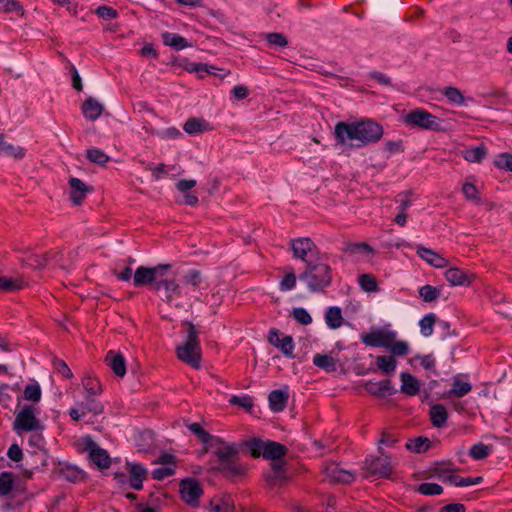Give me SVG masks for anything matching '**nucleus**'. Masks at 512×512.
<instances>
[{"label":"nucleus","mask_w":512,"mask_h":512,"mask_svg":"<svg viewBox=\"0 0 512 512\" xmlns=\"http://www.w3.org/2000/svg\"><path fill=\"white\" fill-rule=\"evenodd\" d=\"M104 105L94 97H88L81 106L83 116L89 121H96L104 111Z\"/></svg>","instance_id":"nucleus-18"},{"label":"nucleus","mask_w":512,"mask_h":512,"mask_svg":"<svg viewBox=\"0 0 512 512\" xmlns=\"http://www.w3.org/2000/svg\"><path fill=\"white\" fill-rule=\"evenodd\" d=\"M313 364L316 367L323 369L324 371H326L328 373L334 372L337 369V362L330 355L316 354L313 357Z\"/></svg>","instance_id":"nucleus-28"},{"label":"nucleus","mask_w":512,"mask_h":512,"mask_svg":"<svg viewBox=\"0 0 512 512\" xmlns=\"http://www.w3.org/2000/svg\"><path fill=\"white\" fill-rule=\"evenodd\" d=\"M401 382V391L408 396H414L420 391L419 381L410 373H402Z\"/></svg>","instance_id":"nucleus-23"},{"label":"nucleus","mask_w":512,"mask_h":512,"mask_svg":"<svg viewBox=\"0 0 512 512\" xmlns=\"http://www.w3.org/2000/svg\"><path fill=\"white\" fill-rule=\"evenodd\" d=\"M447 99L455 104L462 105L465 102V98L461 91L456 87H448L444 92Z\"/></svg>","instance_id":"nucleus-50"},{"label":"nucleus","mask_w":512,"mask_h":512,"mask_svg":"<svg viewBox=\"0 0 512 512\" xmlns=\"http://www.w3.org/2000/svg\"><path fill=\"white\" fill-rule=\"evenodd\" d=\"M472 390V385L468 382H463L458 378L454 379L453 387L450 390L449 394L454 395L456 397H463L470 393Z\"/></svg>","instance_id":"nucleus-37"},{"label":"nucleus","mask_w":512,"mask_h":512,"mask_svg":"<svg viewBox=\"0 0 512 512\" xmlns=\"http://www.w3.org/2000/svg\"><path fill=\"white\" fill-rule=\"evenodd\" d=\"M96 14L105 20L114 19L118 15L117 11L109 6H99L96 9Z\"/></svg>","instance_id":"nucleus-62"},{"label":"nucleus","mask_w":512,"mask_h":512,"mask_svg":"<svg viewBox=\"0 0 512 512\" xmlns=\"http://www.w3.org/2000/svg\"><path fill=\"white\" fill-rule=\"evenodd\" d=\"M326 324L332 328L337 329L343 323L342 312L339 307H330L325 315Z\"/></svg>","instance_id":"nucleus-31"},{"label":"nucleus","mask_w":512,"mask_h":512,"mask_svg":"<svg viewBox=\"0 0 512 512\" xmlns=\"http://www.w3.org/2000/svg\"><path fill=\"white\" fill-rule=\"evenodd\" d=\"M184 325L187 326V336L185 342L176 348L177 357L191 367L199 369L202 353L198 333L191 322H185Z\"/></svg>","instance_id":"nucleus-4"},{"label":"nucleus","mask_w":512,"mask_h":512,"mask_svg":"<svg viewBox=\"0 0 512 512\" xmlns=\"http://www.w3.org/2000/svg\"><path fill=\"white\" fill-rule=\"evenodd\" d=\"M445 279L451 286H470L476 275L458 267H450L445 272Z\"/></svg>","instance_id":"nucleus-14"},{"label":"nucleus","mask_w":512,"mask_h":512,"mask_svg":"<svg viewBox=\"0 0 512 512\" xmlns=\"http://www.w3.org/2000/svg\"><path fill=\"white\" fill-rule=\"evenodd\" d=\"M130 473V485L136 490L142 489V483L146 479L147 470L140 464L127 463Z\"/></svg>","instance_id":"nucleus-21"},{"label":"nucleus","mask_w":512,"mask_h":512,"mask_svg":"<svg viewBox=\"0 0 512 512\" xmlns=\"http://www.w3.org/2000/svg\"><path fill=\"white\" fill-rule=\"evenodd\" d=\"M430 418L432 424L437 428H442L446 425L448 419V412L444 405L435 404L430 407Z\"/></svg>","instance_id":"nucleus-24"},{"label":"nucleus","mask_w":512,"mask_h":512,"mask_svg":"<svg viewBox=\"0 0 512 512\" xmlns=\"http://www.w3.org/2000/svg\"><path fill=\"white\" fill-rule=\"evenodd\" d=\"M14 484V475L9 472L0 474V495H7L12 491Z\"/></svg>","instance_id":"nucleus-41"},{"label":"nucleus","mask_w":512,"mask_h":512,"mask_svg":"<svg viewBox=\"0 0 512 512\" xmlns=\"http://www.w3.org/2000/svg\"><path fill=\"white\" fill-rule=\"evenodd\" d=\"M495 165L500 169L512 172V155L509 153L499 154L495 159Z\"/></svg>","instance_id":"nucleus-54"},{"label":"nucleus","mask_w":512,"mask_h":512,"mask_svg":"<svg viewBox=\"0 0 512 512\" xmlns=\"http://www.w3.org/2000/svg\"><path fill=\"white\" fill-rule=\"evenodd\" d=\"M292 314L294 319L302 325H309L312 322V317L304 308H294Z\"/></svg>","instance_id":"nucleus-55"},{"label":"nucleus","mask_w":512,"mask_h":512,"mask_svg":"<svg viewBox=\"0 0 512 512\" xmlns=\"http://www.w3.org/2000/svg\"><path fill=\"white\" fill-rule=\"evenodd\" d=\"M297 283V277L294 273V271L291 269L289 272H287L283 279L281 280L279 284V288L281 291H288L295 288Z\"/></svg>","instance_id":"nucleus-46"},{"label":"nucleus","mask_w":512,"mask_h":512,"mask_svg":"<svg viewBox=\"0 0 512 512\" xmlns=\"http://www.w3.org/2000/svg\"><path fill=\"white\" fill-rule=\"evenodd\" d=\"M366 476L388 477L392 473L391 463L388 457H377L365 463Z\"/></svg>","instance_id":"nucleus-15"},{"label":"nucleus","mask_w":512,"mask_h":512,"mask_svg":"<svg viewBox=\"0 0 512 512\" xmlns=\"http://www.w3.org/2000/svg\"><path fill=\"white\" fill-rule=\"evenodd\" d=\"M430 447V440L428 438L418 437L411 439L406 443V448L416 453H421Z\"/></svg>","instance_id":"nucleus-36"},{"label":"nucleus","mask_w":512,"mask_h":512,"mask_svg":"<svg viewBox=\"0 0 512 512\" xmlns=\"http://www.w3.org/2000/svg\"><path fill=\"white\" fill-rule=\"evenodd\" d=\"M170 268L171 264H158L153 267L139 266L133 275V283L135 286L150 285L151 289L155 291L156 283L166 275Z\"/></svg>","instance_id":"nucleus-5"},{"label":"nucleus","mask_w":512,"mask_h":512,"mask_svg":"<svg viewBox=\"0 0 512 512\" xmlns=\"http://www.w3.org/2000/svg\"><path fill=\"white\" fill-rule=\"evenodd\" d=\"M456 469L451 468L449 466H446L445 464L437 463L435 464L430 470L428 471L429 475L428 477L437 476L442 481L445 482V478H447V475L452 474V472H455Z\"/></svg>","instance_id":"nucleus-39"},{"label":"nucleus","mask_w":512,"mask_h":512,"mask_svg":"<svg viewBox=\"0 0 512 512\" xmlns=\"http://www.w3.org/2000/svg\"><path fill=\"white\" fill-rule=\"evenodd\" d=\"M230 403L234 405L241 406L245 409H251L253 407V401L249 396H233L230 399Z\"/></svg>","instance_id":"nucleus-63"},{"label":"nucleus","mask_w":512,"mask_h":512,"mask_svg":"<svg viewBox=\"0 0 512 512\" xmlns=\"http://www.w3.org/2000/svg\"><path fill=\"white\" fill-rule=\"evenodd\" d=\"M436 322V316L433 313L427 314L420 320V329L423 336L428 337L433 333V326Z\"/></svg>","instance_id":"nucleus-42"},{"label":"nucleus","mask_w":512,"mask_h":512,"mask_svg":"<svg viewBox=\"0 0 512 512\" xmlns=\"http://www.w3.org/2000/svg\"><path fill=\"white\" fill-rule=\"evenodd\" d=\"M389 349L394 356H405L409 352L408 344L404 341H396V339L393 341V344L389 346Z\"/></svg>","instance_id":"nucleus-56"},{"label":"nucleus","mask_w":512,"mask_h":512,"mask_svg":"<svg viewBox=\"0 0 512 512\" xmlns=\"http://www.w3.org/2000/svg\"><path fill=\"white\" fill-rule=\"evenodd\" d=\"M69 185V199L74 206H80L87 195L93 191V188L85 182L76 177H71L68 180Z\"/></svg>","instance_id":"nucleus-10"},{"label":"nucleus","mask_w":512,"mask_h":512,"mask_svg":"<svg viewBox=\"0 0 512 512\" xmlns=\"http://www.w3.org/2000/svg\"><path fill=\"white\" fill-rule=\"evenodd\" d=\"M391 383L388 380L372 384L368 391L373 395H383L386 391L390 390Z\"/></svg>","instance_id":"nucleus-59"},{"label":"nucleus","mask_w":512,"mask_h":512,"mask_svg":"<svg viewBox=\"0 0 512 512\" xmlns=\"http://www.w3.org/2000/svg\"><path fill=\"white\" fill-rule=\"evenodd\" d=\"M61 474L70 482H76L82 478L81 471L73 466H67L61 469Z\"/></svg>","instance_id":"nucleus-57"},{"label":"nucleus","mask_w":512,"mask_h":512,"mask_svg":"<svg viewBox=\"0 0 512 512\" xmlns=\"http://www.w3.org/2000/svg\"><path fill=\"white\" fill-rule=\"evenodd\" d=\"M183 129L188 134H199L208 130V123L203 119L189 118Z\"/></svg>","instance_id":"nucleus-30"},{"label":"nucleus","mask_w":512,"mask_h":512,"mask_svg":"<svg viewBox=\"0 0 512 512\" xmlns=\"http://www.w3.org/2000/svg\"><path fill=\"white\" fill-rule=\"evenodd\" d=\"M416 253L421 259L435 268H445L449 265V261L446 258L424 246H417Z\"/></svg>","instance_id":"nucleus-16"},{"label":"nucleus","mask_w":512,"mask_h":512,"mask_svg":"<svg viewBox=\"0 0 512 512\" xmlns=\"http://www.w3.org/2000/svg\"><path fill=\"white\" fill-rule=\"evenodd\" d=\"M39 411L33 405L24 406L17 414L13 428L17 433L37 431L42 429L40 420L37 418Z\"/></svg>","instance_id":"nucleus-6"},{"label":"nucleus","mask_w":512,"mask_h":512,"mask_svg":"<svg viewBox=\"0 0 512 512\" xmlns=\"http://www.w3.org/2000/svg\"><path fill=\"white\" fill-rule=\"evenodd\" d=\"M269 341L275 347L280 348L286 356L293 357L294 344L291 336L280 338L278 332L272 330L270 331Z\"/></svg>","instance_id":"nucleus-20"},{"label":"nucleus","mask_w":512,"mask_h":512,"mask_svg":"<svg viewBox=\"0 0 512 512\" xmlns=\"http://www.w3.org/2000/svg\"><path fill=\"white\" fill-rule=\"evenodd\" d=\"M0 154L14 159H23L25 157V149L19 145L7 142L6 136L0 133Z\"/></svg>","instance_id":"nucleus-22"},{"label":"nucleus","mask_w":512,"mask_h":512,"mask_svg":"<svg viewBox=\"0 0 512 512\" xmlns=\"http://www.w3.org/2000/svg\"><path fill=\"white\" fill-rule=\"evenodd\" d=\"M163 289L162 301L168 305H172L174 299L181 296V286L175 279L161 278L155 286V291L159 292Z\"/></svg>","instance_id":"nucleus-11"},{"label":"nucleus","mask_w":512,"mask_h":512,"mask_svg":"<svg viewBox=\"0 0 512 512\" xmlns=\"http://www.w3.org/2000/svg\"><path fill=\"white\" fill-rule=\"evenodd\" d=\"M106 365L118 377H124L126 374V361L121 353L109 350L104 359Z\"/></svg>","instance_id":"nucleus-17"},{"label":"nucleus","mask_w":512,"mask_h":512,"mask_svg":"<svg viewBox=\"0 0 512 512\" xmlns=\"http://www.w3.org/2000/svg\"><path fill=\"white\" fill-rule=\"evenodd\" d=\"M24 398L29 401L38 402L41 399V389L38 384H29L24 389Z\"/></svg>","instance_id":"nucleus-48"},{"label":"nucleus","mask_w":512,"mask_h":512,"mask_svg":"<svg viewBox=\"0 0 512 512\" xmlns=\"http://www.w3.org/2000/svg\"><path fill=\"white\" fill-rule=\"evenodd\" d=\"M287 452V448L277 442H266L264 449V458L279 460L281 459Z\"/></svg>","instance_id":"nucleus-27"},{"label":"nucleus","mask_w":512,"mask_h":512,"mask_svg":"<svg viewBox=\"0 0 512 512\" xmlns=\"http://www.w3.org/2000/svg\"><path fill=\"white\" fill-rule=\"evenodd\" d=\"M396 338V333L385 329H376L368 334L362 335L363 343L373 347L389 348Z\"/></svg>","instance_id":"nucleus-9"},{"label":"nucleus","mask_w":512,"mask_h":512,"mask_svg":"<svg viewBox=\"0 0 512 512\" xmlns=\"http://www.w3.org/2000/svg\"><path fill=\"white\" fill-rule=\"evenodd\" d=\"M83 385L90 397H92L93 395H97L101 392L100 383L97 380L92 379L90 377L86 378L83 381Z\"/></svg>","instance_id":"nucleus-58"},{"label":"nucleus","mask_w":512,"mask_h":512,"mask_svg":"<svg viewBox=\"0 0 512 512\" xmlns=\"http://www.w3.org/2000/svg\"><path fill=\"white\" fill-rule=\"evenodd\" d=\"M325 475L330 482L348 484L354 480V475L350 471L343 470L337 464H330L325 469Z\"/></svg>","instance_id":"nucleus-19"},{"label":"nucleus","mask_w":512,"mask_h":512,"mask_svg":"<svg viewBox=\"0 0 512 512\" xmlns=\"http://www.w3.org/2000/svg\"><path fill=\"white\" fill-rule=\"evenodd\" d=\"M288 398H289V395L285 391L273 390L269 394V398H268L270 408L275 412L282 411L286 407Z\"/></svg>","instance_id":"nucleus-25"},{"label":"nucleus","mask_w":512,"mask_h":512,"mask_svg":"<svg viewBox=\"0 0 512 512\" xmlns=\"http://www.w3.org/2000/svg\"><path fill=\"white\" fill-rule=\"evenodd\" d=\"M377 367L386 374L393 372L396 368V360L393 356H378L376 358Z\"/></svg>","instance_id":"nucleus-35"},{"label":"nucleus","mask_w":512,"mask_h":512,"mask_svg":"<svg viewBox=\"0 0 512 512\" xmlns=\"http://www.w3.org/2000/svg\"><path fill=\"white\" fill-rule=\"evenodd\" d=\"M359 283L367 292H372L377 289L376 279L370 274H362L359 278Z\"/></svg>","instance_id":"nucleus-53"},{"label":"nucleus","mask_w":512,"mask_h":512,"mask_svg":"<svg viewBox=\"0 0 512 512\" xmlns=\"http://www.w3.org/2000/svg\"><path fill=\"white\" fill-rule=\"evenodd\" d=\"M290 248L295 259L303 261L306 265L308 257L315 254L318 249L314 241L309 237H299L290 241Z\"/></svg>","instance_id":"nucleus-8"},{"label":"nucleus","mask_w":512,"mask_h":512,"mask_svg":"<svg viewBox=\"0 0 512 512\" xmlns=\"http://www.w3.org/2000/svg\"><path fill=\"white\" fill-rule=\"evenodd\" d=\"M175 472V466H164L161 468H157L153 470L152 476L156 480H163L171 475H173Z\"/></svg>","instance_id":"nucleus-61"},{"label":"nucleus","mask_w":512,"mask_h":512,"mask_svg":"<svg viewBox=\"0 0 512 512\" xmlns=\"http://www.w3.org/2000/svg\"><path fill=\"white\" fill-rule=\"evenodd\" d=\"M416 491L422 495L432 496V495H440L443 493V487L437 483H422L417 488Z\"/></svg>","instance_id":"nucleus-40"},{"label":"nucleus","mask_w":512,"mask_h":512,"mask_svg":"<svg viewBox=\"0 0 512 512\" xmlns=\"http://www.w3.org/2000/svg\"><path fill=\"white\" fill-rule=\"evenodd\" d=\"M184 282L195 288L199 287L202 282V274L199 270H189L184 276Z\"/></svg>","instance_id":"nucleus-52"},{"label":"nucleus","mask_w":512,"mask_h":512,"mask_svg":"<svg viewBox=\"0 0 512 512\" xmlns=\"http://www.w3.org/2000/svg\"><path fill=\"white\" fill-rule=\"evenodd\" d=\"M29 264L35 268H43L46 266L48 261V255H32L28 258Z\"/></svg>","instance_id":"nucleus-64"},{"label":"nucleus","mask_w":512,"mask_h":512,"mask_svg":"<svg viewBox=\"0 0 512 512\" xmlns=\"http://www.w3.org/2000/svg\"><path fill=\"white\" fill-rule=\"evenodd\" d=\"M404 122L411 127L432 131H443L441 121L426 110L416 109L404 116Z\"/></svg>","instance_id":"nucleus-7"},{"label":"nucleus","mask_w":512,"mask_h":512,"mask_svg":"<svg viewBox=\"0 0 512 512\" xmlns=\"http://www.w3.org/2000/svg\"><path fill=\"white\" fill-rule=\"evenodd\" d=\"M492 451L491 445H485L483 443H477L473 445L470 449V455L475 460H482L485 459L490 455Z\"/></svg>","instance_id":"nucleus-38"},{"label":"nucleus","mask_w":512,"mask_h":512,"mask_svg":"<svg viewBox=\"0 0 512 512\" xmlns=\"http://www.w3.org/2000/svg\"><path fill=\"white\" fill-rule=\"evenodd\" d=\"M15 391V388L8 385L2 384L0 385V404L3 407H8L12 401V393Z\"/></svg>","instance_id":"nucleus-51"},{"label":"nucleus","mask_w":512,"mask_h":512,"mask_svg":"<svg viewBox=\"0 0 512 512\" xmlns=\"http://www.w3.org/2000/svg\"><path fill=\"white\" fill-rule=\"evenodd\" d=\"M27 286L22 278L0 277V291L17 292Z\"/></svg>","instance_id":"nucleus-26"},{"label":"nucleus","mask_w":512,"mask_h":512,"mask_svg":"<svg viewBox=\"0 0 512 512\" xmlns=\"http://www.w3.org/2000/svg\"><path fill=\"white\" fill-rule=\"evenodd\" d=\"M334 135L340 145L349 144L350 147H363L376 143L383 135V127L371 119L354 122H338L335 125Z\"/></svg>","instance_id":"nucleus-2"},{"label":"nucleus","mask_w":512,"mask_h":512,"mask_svg":"<svg viewBox=\"0 0 512 512\" xmlns=\"http://www.w3.org/2000/svg\"><path fill=\"white\" fill-rule=\"evenodd\" d=\"M186 426L202 443L207 444L208 448H212V454L216 459L210 461L209 470L219 472L227 478L239 477L245 474L246 468L238 460L239 447L235 443L211 435L198 423H191Z\"/></svg>","instance_id":"nucleus-1"},{"label":"nucleus","mask_w":512,"mask_h":512,"mask_svg":"<svg viewBox=\"0 0 512 512\" xmlns=\"http://www.w3.org/2000/svg\"><path fill=\"white\" fill-rule=\"evenodd\" d=\"M462 192L467 200L475 201L477 204L481 203L478 189L474 184L465 183L462 187Z\"/></svg>","instance_id":"nucleus-49"},{"label":"nucleus","mask_w":512,"mask_h":512,"mask_svg":"<svg viewBox=\"0 0 512 512\" xmlns=\"http://www.w3.org/2000/svg\"><path fill=\"white\" fill-rule=\"evenodd\" d=\"M12 11H18L21 16L24 15V10L19 2L15 0H0V13H9Z\"/></svg>","instance_id":"nucleus-45"},{"label":"nucleus","mask_w":512,"mask_h":512,"mask_svg":"<svg viewBox=\"0 0 512 512\" xmlns=\"http://www.w3.org/2000/svg\"><path fill=\"white\" fill-rule=\"evenodd\" d=\"M210 512H233V503L229 497H215L210 503Z\"/></svg>","instance_id":"nucleus-33"},{"label":"nucleus","mask_w":512,"mask_h":512,"mask_svg":"<svg viewBox=\"0 0 512 512\" xmlns=\"http://www.w3.org/2000/svg\"><path fill=\"white\" fill-rule=\"evenodd\" d=\"M77 405L82 410V413L85 416L88 413H92L93 415H99L104 410L103 405L90 396H87L84 402H80Z\"/></svg>","instance_id":"nucleus-29"},{"label":"nucleus","mask_w":512,"mask_h":512,"mask_svg":"<svg viewBox=\"0 0 512 512\" xmlns=\"http://www.w3.org/2000/svg\"><path fill=\"white\" fill-rule=\"evenodd\" d=\"M299 279L307 285L310 292H322L332 283V268L323 262H307Z\"/></svg>","instance_id":"nucleus-3"},{"label":"nucleus","mask_w":512,"mask_h":512,"mask_svg":"<svg viewBox=\"0 0 512 512\" xmlns=\"http://www.w3.org/2000/svg\"><path fill=\"white\" fill-rule=\"evenodd\" d=\"M86 156L90 162L100 166H105L110 160V157L98 148L88 149L86 151Z\"/></svg>","instance_id":"nucleus-34"},{"label":"nucleus","mask_w":512,"mask_h":512,"mask_svg":"<svg viewBox=\"0 0 512 512\" xmlns=\"http://www.w3.org/2000/svg\"><path fill=\"white\" fill-rule=\"evenodd\" d=\"M85 450L89 452L91 461L100 469L110 466V457L106 450L100 448L91 438L85 439Z\"/></svg>","instance_id":"nucleus-12"},{"label":"nucleus","mask_w":512,"mask_h":512,"mask_svg":"<svg viewBox=\"0 0 512 512\" xmlns=\"http://www.w3.org/2000/svg\"><path fill=\"white\" fill-rule=\"evenodd\" d=\"M180 492L183 500L191 505L197 506L198 498L202 494L200 484L195 479H184L180 484Z\"/></svg>","instance_id":"nucleus-13"},{"label":"nucleus","mask_w":512,"mask_h":512,"mask_svg":"<svg viewBox=\"0 0 512 512\" xmlns=\"http://www.w3.org/2000/svg\"><path fill=\"white\" fill-rule=\"evenodd\" d=\"M419 295L425 302H433L440 296V290L431 286L425 285L419 289Z\"/></svg>","instance_id":"nucleus-43"},{"label":"nucleus","mask_w":512,"mask_h":512,"mask_svg":"<svg viewBox=\"0 0 512 512\" xmlns=\"http://www.w3.org/2000/svg\"><path fill=\"white\" fill-rule=\"evenodd\" d=\"M243 446L247 447L253 457H259L262 455L264 457V449L266 442H262L257 439H253L250 441H246L242 444Z\"/></svg>","instance_id":"nucleus-44"},{"label":"nucleus","mask_w":512,"mask_h":512,"mask_svg":"<svg viewBox=\"0 0 512 512\" xmlns=\"http://www.w3.org/2000/svg\"><path fill=\"white\" fill-rule=\"evenodd\" d=\"M163 41L166 45L173 46L177 49H183L187 46L186 40L183 37L170 33H165L163 35Z\"/></svg>","instance_id":"nucleus-47"},{"label":"nucleus","mask_w":512,"mask_h":512,"mask_svg":"<svg viewBox=\"0 0 512 512\" xmlns=\"http://www.w3.org/2000/svg\"><path fill=\"white\" fill-rule=\"evenodd\" d=\"M486 147L481 145L463 151L462 155L465 160L472 163H480L486 156Z\"/></svg>","instance_id":"nucleus-32"},{"label":"nucleus","mask_w":512,"mask_h":512,"mask_svg":"<svg viewBox=\"0 0 512 512\" xmlns=\"http://www.w3.org/2000/svg\"><path fill=\"white\" fill-rule=\"evenodd\" d=\"M266 40L271 45L285 47L288 44L287 38L281 33H269L266 35Z\"/></svg>","instance_id":"nucleus-60"}]
</instances>
